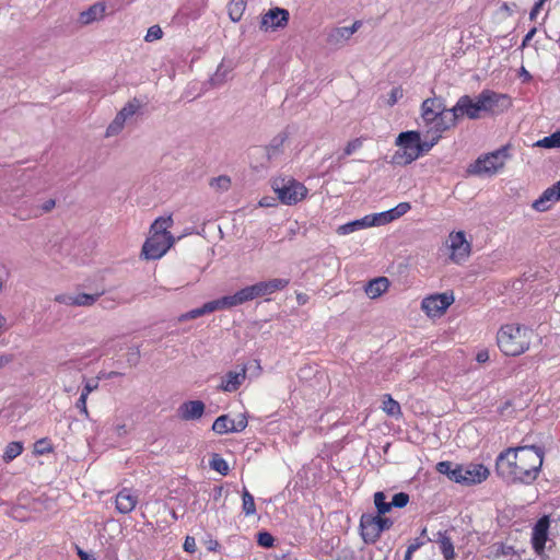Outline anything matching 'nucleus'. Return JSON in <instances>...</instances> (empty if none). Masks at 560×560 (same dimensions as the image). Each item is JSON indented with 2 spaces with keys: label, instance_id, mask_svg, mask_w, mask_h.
I'll return each instance as SVG.
<instances>
[{
  "label": "nucleus",
  "instance_id": "nucleus-56",
  "mask_svg": "<svg viewBox=\"0 0 560 560\" xmlns=\"http://www.w3.org/2000/svg\"><path fill=\"white\" fill-rule=\"evenodd\" d=\"M514 552L513 550V547L511 546H505V545H500L498 548H497V551H495V556L497 557H500V556H510Z\"/></svg>",
  "mask_w": 560,
  "mask_h": 560
},
{
  "label": "nucleus",
  "instance_id": "nucleus-63",
  "mask_svg": "<svg viewBox=\"0 0 560 560\" xmlns=\"http://www.w3.org/2000/svg\"><path fill=\"white\" fill-rule=\"evenodd\" d=\"M56 202L54 199H49L47 201H45L42 206V210L43 212H49L51 209H54Z\"/></svg>",
  "mask_w": 560,
  "mask_h": 560
},
{
  "label": "nucleus",
  "instance_id": "nucleus-17",
  "mask_svg": "<svg viewBox=\"0 0 560 560\" xmlns=\"http://www.w3.org/2000/svg\"><path fill=\"white\" fill-rule=\"evenodd\" d=\"M549 528V520L547 516L541 517L533 528V547L540 555L545 549Z\"/></svg>",
  "mask_w": 560,
  "mask_h": 560
},
{
  "label": "nucleus",
  "instance_id": "nucleus-3",
  "mask_svg": "<svg viewBox=\"0 0 560 560\" xmlns=\"http://www.w3.org/2000/svg\"><path fill=\"white\" fill-rule=\"evenodd\" d=\"M533 331L520 324L503 325L497 335V342L505 355H520L529 349Z\"/></svg>",
  "mask_w": 560,
  "mask_h": 560
},
{
  "label": "nucleus",
  "instance_id": "nucleus-27",
  "mask_svg": "<svg viewBox=\"0 0 560 560\" xmlns=\"http://www.w3.org/2000/svg\"><path fill=\"white\" fill-rule=\"evenodd\" d=\"M289 284V280L275 278L267 281H260L264 296L270 295L277 291L284 289Z\"/></svg>",
  "mask_w": 560,
  "mask_h": 560
},
{
  "label": "nucleus",
  "instance_id": "nucleus-5",
  "mask_svg": "<svg viewBox=\"0 0 560 560\" xmlns=\"http://www.w3.org/2000/svg\"><path fill=\"white\" fill-rule=\"evenodd\" d=\"M396 144L400 148L394 155L398 164H410L420 156V132L406 131L399 133Z\"/></svg>",
  "mask_w": 560,
  "mask_h": 560
},
{
  "label": "nucleus",
  "instance_id": "nucleus-50",
  "mask_svg": "<svg viewBox=\"0 0 560 560\" xmlns=\"http://www.w3.org/2000/svg\"><path fill=\"white\" fill-rule=\"evenodd\" d=\"M88 397L86 395H83L81 394L77 404H75V407L81 411V413L88 419L89 418V410H88V407H86V400H88Z\"/></svg>",
  "mask_w": 560,
  "mask_h": 560
},
{
  "label": "nucleus",
  "instance_id": "nucleus-37",
  "mask_svg": "<svg viewBox=\"0 0 560 560\" xmlns=\"http://www.w3.org/2000/svg\"><path fill=\"white\" fill-rule=\"evenodd\" d=\"M242 509L246 516L254 515L256 513V505L254 497L246 490H243L242 494Z\"/></svg>",
  "mask_w": 560,
  "mask_h": 560
},
{
  "label": "nucleus",
  "instance_id": "nucleus-1",
  "mask_svg": "<svg viewBox=\"0 0 560 560\" xmlns=\"http://www.w3.org/2000/svg\"><path fill=\"white\" fill-rule=\"evenodd\" d=\"M544 453L536 446L508 448L495 460L498 475L508 482L532 483L536 480Z\"/></svg>",
  "mask_w": 560,
  "mask_h": 560
},
{
  "label": "nucleus",
  "instance_id": "nucleus-42",
  "mask_svg": "<svg viewBox=\"0 0 560 560\" xmlns=\"http://www.w3.org/2000/svg\"><path fill=\"white\" fill-rule=\"evenodd\" d=\"M210 467L223 476L228 475L230 469L228 462L217 454L211 458Z\"/></svg>",
  "mask_w": 560,
  "mask_h": 560
},
{
  "label": "nucleus",
  "instance_id": "nucleus-12",
  "mask_svg": "<svg viewBox=\"0 0 560 560\" xmlns=\"http://www.w3.org/2000/svg\"><path fill=\"white\" fill-rule=\"evenodd\" d=\"M453 301V295L447 293L434 294L423 299L421 308L428 316L438 317L445 313Z\"/></svg>",
  "mask_w": 560,
  "mask_h": 560
},
{
  "label": "nucleus",
  "instance_id": "nucleus-16",
  "mask_svg": "<svg viewBox=\"0 0 560 560\" xmlns=\"http://www.w3.org/2000/svg\"><path fill=\"white\" fill-rule=\"evenodd\" d=\"M228 305H225L224 296L214 301H210L205 303L201 307L191 310L187 313L182 314L178 317V322H185L195 319L197 317L203 316L206 314H210L212 312H215L218 310H226Z\"/></svg>",
  "mask_w": 560,
  "mask_h": 560
},
{
  "label": "nucleus",
  "instance_id": "nucleus-46",
  "mask_svg": "<svg viewBox=\"0 0 560 560\" xmlns=\"http://www.w3.org/2000/svg\"><path fill=\"white\" fill-rule=\"evenodd\" d=\"M409 501V495L405 492H399L394 494L392 501L389 502L390 509L395 508H404L407 505Z\"/></svg>",
  "mask_w": 560,
  "mask_h": 560
},
{
  "label": "nucleus",
  "instance_id": "nucleus-51",
  "mask_svg": "<svg viewBox=\"0 0 560 560\" xmlns=\"http://www.w3.org/2000/svg\"><path fill=\"white\" fill-rule=\"evenodd\" d=\"M258 544L262 547H272L273 537L269 533H259L258 534Z\"/></svg>",
  "mask_w": 560,
  "mask_h": 560
},
{
  "label": "nucleus",
  "instance_id": "nucleus-15",
  "mask_svg": "<svg viewBox=\"0 0 560 560\" xmlns=\"http://www.w3.org/2000/svg\"><path fill=\"white\" fill-rule=\"evenodd\" d=\"M360 528L362 539L366 544H374L381 535L377 516L373 514H363L361 516Z\"/></svg>",
  "mask_w": 560,
  "mask_h": 560
},
{
  "label": "nucleus",
  "instance_id": "nucleus-45",
  "mask_svg": "<svg viewBox=\"0 0 560 560\" xmlns=\"http://www.w3.org/2000/svg\"><path fill=\"white\" fill-rule=\"evenodd\" d=\"M247 427V418L244 413H240L235 419H232L231 428L233 432H242Z\"/></svg>",
  "mask_w": 560,
  "mask_h": 560
},
{
  "label": "nucleus",
  "instance_id": "nucleus-8",
  "mask_svg": "<svg viewBox=\"0 0 560 560\" xmlns=\"http://www.w3.org/2000/svg\"><path fill=\"white\" fill-rule=\"evenodd\" d=\"M174 244L172 234H151L142 247L147 259L161 258Z\"/></svg>",
  "mask_w": 560,
  "mask_h": 560
},
{
  "label": "nucleus",
  "instance_id": "nucleus-60",
  "mask_svg": "<svg viewBox=\"0 0 560 560\" xmlns=\"http://www.w3.org/2000/svg\"><path fill=\"white\" fill-rule=\"evenodd\" d=\"M114 430L118 436H125L128 433L127 425L125 423L116 424Z\"/></svg>",
  "mask_w": 560,
  "mask_h": 560
},
{
  "label": "nucleus",
  "instance_id": "nucleus-53",
  "mask_svg": "<svg viewBox=\"0 0 560 560\" xmlns=\"http://www.w3.org/2000/svg\"><path fill=\"white\" fill-rule=\"evenodd\" d=\"M97 388H98V378L89 380L85 382L81 394L89 396L92 392L96 390Z\"/></svg>",
  "mask_w": 560,
  "mask_h": 560
},
{
  "label": "nucleus",
  "instance_id": "nucleus-57",
  "mask_svg": "<svg viewBox=\"0 0 560 560\" xmlns=\"http://www.w3.org/2000/svg\"><path fill=\"white\" fill-rule=\"evenodd\" d=\"M546 0H538L535 5L533 7L530 13H529V18L530 20H535L536 16L538 15V13L540 12L544 3H545Z\"/></svg>",
  "mask_w": 560,
  "mask_h": 560
},
{
  "label": "nucleus",
  "instance_id": "nucleus-20",
  "mask_svg": "<svg viewBox=\"0 0 560 560\" xmlns=\"http://www.w3.org/2000/svg\"><path fill=\"white\" fill-rule=\"evenodd\" d=\"M558 200H560V194L556 186L547 188L541 196L536 199L532 207L534 210L545 212L549 210Z\"/></svg>",
  "mask_w": 560,
  "mask_h": 560
},
{
  "label": "nucleus",
  "instance_id": "nucleus-21",
  "mask_svg": "<svg viewBox=\"0 0 560 560\" xmlns=\"http://www.w3.org/2000/svg\"><path fill=\"white\" fill-rule=\"evenodd\" d=\"M203 412L205 404L201 400L186 401L178 408L179 417L186 421L200 419Z\"/></svg>",
  "mask_w": 560,
  "mask_h": 560
},
{
  "label": "nucleus",
  "instance_id": "nucleus-34",
  "mask_svg": "<svg viewBox=\"0 0 560 560\" xmlns=\"http://www.w3.org/2000/svg\"><path fill=\"white\" fill-rule=\"evenodd\" d=\"M382 409L388 416L393 417L399 416L401 413L399 404L396 400H394L389 395L384 396Z\"/></svg>",
  "mask_w": 560,
  "mask_h": 560
},
{
  "label": "nucleus",
  "instance_id": "nucleus-35",
  "mask_svg": "<svg viewBox=\"0 0 560 560\" xmlns=\"http://www.w3.org/2000/svg\"><path fill=\"white\" fill-rule=\"evenodd\" d=\"M536 147L555 149L560 147V131H556L535 143Z\"/></svg>",
  "mask_w": 560,
  "mask_h": 560
},
{
  "label": "nucleus",
  "instance_id": "nucleus-62",
  "mask_svg": "<svg viewBox=\"0 0 560 560\" xmlns=\"http://www.w3.org/2000/svg\"><path fill=\"white\" fill-rule=\"evenodd\" d=\"M260 207H272L275 206V199L271 197H264L259 201Z\"/></svg>",
  "mask_w": 560,
  "mask_h": 560
},
{
  "label": "nucleus",
  "instance_id": "nucleus-13",
  "mask_svg": "<svg viewBox=\"0 0 560 560\" xmlns=\"http://www.w3.org/2000/svg\"><path fill=\"white\" fill-rule=\"evenodd\" d=\"M261 296H264L260 282H257L253 285L241 289L233 295L224 296V300L228 308H231Z\"/></svg>",
  "mask_w": 560,
  "mask_h": 560
},
{
  "label": "nucleus",
  "instance_id": "nucleus-7",
  "mask_svg": "<svg viewBox=\"0 0 560 560\" xmlns=\"http://www.w3.org/2000/svg\"><path fill=\"white\" fill-rule=\"evenodd\" d=\"M451 114L452 117H454V126L458 119L464 117L471 120L481 118L482 112L478 96L475 98L469 95L460 96L456 104L451 108Z\"/></svg>",
  "mask_w": 560,
  "mask_h": 560
},
{
  "label": "nucleus",
  "instance_id": "nucleus-23",
  "mask_svg": "<svg viewBox=\"0 0 560 560\" xmlns=\"http://www.w3.org/2000/svg\"><path fill=\"white\" fill-rule=\"evenodd\" d=\"M434 541L439 545L440 551L445 560H455L456 553L454 544L447 535V532H439Z\"/></svg>",
  "mask_w": 560,
  "mask_h": 560
},
{
  "label": "nucleus",
  "instance_id": "nucleus-31",
  "mask_svg": "<svg viewBox=\"0 0 560 560\" xmlns=\"http://www.w3.org/2000/svg\"><path fill=\"white\" fill-rule=\"evenodd\" d=\"M141 106L142 103L139 100L133 98L129 101L117 114L128 121L140 110Z\"/></svg>",
  "mask_w": 560,
  "mask_h": 560
},
{
  "label": "nucleus",
  "instance_id": "nucleus-10",
  "mask_svg": "<svg viewBox=\"0 0 560 560\" xmlns=\"http://www.w3.org/2000/svg\"><path fill=\"white\" fill-rule=\"evenodd\" d=\"M477 96L482 113L503 112L511 105L510 98L505 94L492 90H482Z\"/></svg>",
  "mask_w": 560,
  "mask_h": 560
},
{
  "label": "nucleus",
  "instance_id": "nucleus-59",
  "mask_svg": "<svg viewBox=\"0 0 560 560\" xmlns=\"http://www.w3.org/2000/svg\"><path fill=\"white\" fill-rule=\"evenodd\" d=\"M423 545L422 541L419 539H416L412 544H410L406 550V555L412 556L413 552H416L421 546Z\"/></svg>",
  "mask_w": 560,
  "mask_h": 560
},
{
  "label": "nucleus",
  "instance_id": "nucleus-22",
  "mask_svg": "<svg viewBox=\"0 0 560 560\" xmlns=\"http://www.w3.org/2000/svg\"><path fill=\"white\" fill-rule=\"evenodd\" d=\"M106 7L103 2H96L88 10L82 11L79 15V22L82 25H89L95 21L103 19L105 15Z\"/></svg>",
  "mask_w": 560,
  "mask_h": 560
},
{
  "label": "nucleus",
  "instance_id": "nucleus-48",
  "mask_svg": "<svg viewBox=\"0 0 560 560\" xmlns=\"http://www.w3.org/2000/svg\"><path fill=\"white\" fill-rule=\"evenodd\" d=\"M404 96V90L400 86L392 89L386 100V105L394 106Z\"/></svg>",
  "mask_w": 560,
  "mask_h": 560
},
{
  "label": "nucleus",
  "instance_id": "nucleus-61",
  "mask_svg": "<svg viewBox=\"0 0 560 560\" xmlns=\"http://www.w3.org/2000/svg\"><path fill=\"white\" fill-rule=\"evenodd\" d=\"M476 360L479 363H485L489 360V352L487 350H481L477 353Z\"/></svg>",
  "mask_w": 560,
  "mask_h": 560
},
{
  "label": "nucleus",
  "instance_id": "nucleus-25",
  "mask_svg": "<svg viewBox=\"0 0 560 560\" xmlns=\"http://www.w3.org/2000/svg\"><path fill=\"white\" fill-rule=\"evenodd\" d=\"M389 282L387 278L380 277L371 280L365 287V293L370 299H376L387 291Z\"/></svg>",
  "mask_w": 560,
  "mask_h": 560
},
{
  "label": "nucleus",
  "instance_id": "nucleus-36",
  "mask_svg": "<svg viewBox=\"0 0 560 560\" xmlns=\"http://www.w3.org/2000/svg\"><path fill=\"white\" fill-rule=\"evenodd\" d=\"M23 451L21 442H11L7 445L3 454V460L9 463L16 458Z\"/></svg>",
  "mask_w": 560,
  "mask_h": 560
},
{
  "label": "nucleus",
  "instance_id": "nucleus-30",
  "mask_svg": "<svg viewBox=\"0 0 560 560\" xmlns=\"http://www.w3.org/2000/svg\"><path fill=\"white\" fill-rule=\"evenodd\" d=\"M458 464H453L451 462H440L436 464V470L442 474L446 475L451 480L458 483Z\"/></svg>",
  "mask_w": 560,
  "mask_h": 560
},
{
  "label": "nucleus",
  "instance_id": "nucleus-38",
  "mask_svg": "<svg viewBox=\"0 0 560 560\" xmlns=\"http://www.w3.org/2000/svg\"><path fill=\"white\" fill-rule=\"evenodd\" d=\"M126 122L127 121L117 114L106 129V137L109 138L119 135L122 131Z\"/></svg>",
  "mask_w": 560,
  "mask_h": 560
},
{
  "label": "nucleus",
  "instance_id": "nucleus-40",
  "mask_svg": "<svg viewBox=\"0 0 560 560\" xmlns=\"http://www.w3.org/2000/svg\"><path fill=\"white\" fill-rule=\"evenodd\" d=\"M374 504L377 509V514L384 515L390 511L389 502H386V495L384 492H376L374 494Z\"/></svg>",
  "mask_w": 560,
  "mask_h": 560
},
{
  "label": "nucleus",
  "instance_id": "nucleus-44",
  "mask_svg": "<svg viewBox=\"0 0 560 560\" xmlns=\"http://www.w3.org/2000/svg\"><path fill=\"white\" fill-rule=\"evenodd\" d=\"M363 142L360 138H357V139H353L351 141H349L343 150V154L340 156V159H343L348 155H351L352 153H354L355 151H358L359 149H361Z\"/></svg>",
  "mask_w": 560,
  "mask_h": 560
},
{
  "label": "nucleus",
  "instance_id": "nucleus-43",
  "mask_svg": "<svg viewBox=\"0 0 560 560\" xmlns=\"http://www.w3.org/2000/svg\"><path fill=\"white\" fill-rule=\"evenodd\" d=\"M362 230L360 226L359 220H354L351 222H348L346 224L339 225L336 230L337 234L339 235H348L355 231Z\"/></svg>",
  "mask_w": 560,
  "mask_h": 560
},
{
  "label": "nucleus",
  "instance_id": "nucleus-11",
  "mask_svg": "<svg viewBox=\"0 0 560 560\" xmlns=\"http://www.w3.org/2000/svg\"><path fill=\"white\" fill-rule=\"evenodd\" d=\"M489 469L482 464L469 463L458 466V483L470 486L485 481L489 477Z\"/></svg>",
  "mask_w": 560,
  "mask_h": 560
},
{
  "label": "nucleus",
  "instance_id": "nucleus-18",
  "mask_svg": "<svg viewBox=\"0 0 560 560\" xmlns=\"http://www.w3.org/2000/svg\"><path fill=\"white\" fill-rule=\"evenodd\" d=\"M246 378V368L243 366L240 371H229L221 380L219 389L228 393H233L240 388Z\"/></svg>",
  "mask_w": 560,
  "mask_h": 560
},
{
  "label": "nucleus",
  "instance_id": "nucleus-29",
  "mask_svg": "<svg viewBox=\"0 0 560 560\" xmlns=\"http://www.w3.org/2000/svg\"><path fill=\"white\" fill-rule=\"evenodd\" d=\"M173 224L171 215L158 218L151 225V234H171L168 229Z\"/></svg>",
  "mask_w": 560,
  "mask_h": 560
},
{
  "label": "nucleus",
  "instance_id": "nucleus-64",
  "mask_svg": "<svg viewBox=\"0 0 560 560\" xmlns=\"http://www.w3.org/2000/svg\"><path fill=\"white\" fill-rule=\"evenodd\" d=\"M78 556L80 557L81 560H95V558L89 553H86L85 551L81 550V549H78Z\"/></svg>",
  "mask_w": 560,
  "mask_h": 560
},
{
  "label": "nucleus",
  "instance_id": "nucleus-55",
  "mask_svg": "<svg viewBox=\"0 0 560 560\" xmlns=\"http://www.w3.org/2000/svg\"><path fill=\"white\" fill-rule=\"evenodd\" d=\"M377 521L380 523V529H381V533L386 530V529H389L393 525V521L387 518V517H382V515L377 514Z\"/></svg>",
  "mask_w": 560,
  "mask_h": 560
},
{
  "label": "nucleus",
  "instance_id": "nucleus-47",
  "mask_svg": "<svg viewBox=\"0 0 560 560\" xmlns=\"http://www.w3.org/2000/svg\"><path fill=\"white\" fill-rule=\"evenodd\" d=\"M162 36H163L162 28L159 25H153V26L149 27L147 35L144 37V40L148 43H151V42L162 38Z\"/></svg>",
  "mask_w": 560,
  "mask_h": 560
},
{
  "label": "nucleus",
  "instance_id": "nucleus-24",
  "mask_svg": "<svg viewBox=\"0 0 560 560\" xmlns=\"http://www.w3.org/2000/svg\"><path fill=\"white\" fill-rule=\"evenodd\" d=\"M351 37L347 26L335 27L327 35V43L334 47L343 46Z\"/></svg>",
  "mask_w": 560,
  "mask_h": 560
},
{
  "label": "nucleus",
  "instance_id": "nucleus-33",
  "mask_svg": "<svg viewBox=\"0 0 560 560\" xmlns=\"http://www.w3.org/2000/svg\"><path fill=\"white\" fill-rule=\"evenodd\" d=\"M359 222H360V226L361 229H368V228H372V226H381V225H385V221L383 219V215H382V212L380 213H373V214H368L361 219H358Z\"/></svg>",
  "mask_w": 560,
  "mask_h": 560
},
{
  "label": "nucleus",
  "instance_id": "nucleus-58",
  "mask_svg": "<svg viewBox=\"0 0 560 560\" xmlns=\"http://www.w3.org/2000/svg\"><path fill=\"white\" fill-rule=\"evenodd\" d=\"M184 549L187 551V552H195L196 550V542H195V539L192 537H186L185 539V542H184Z\"/></svg>",
  "mask_w": 560,
  "mask_h": 560
},
{
  "label": "nucleus",
  "instance_id": "nucleus-28",
  "mask_svg": "<svg viewBox=\"0 0 560 560\" xmlns=\"http://www.w3.org/2000/svg\"><path fill=\"white\" fill-rule=\"evenodd\" d=\"M247 0H231L228 5L230 19L233 22H237L242 19V15L246 9Z\"/></svg>",
  "mask_w": 560,
  "mask_h": 560
},
{
  "label": "nucleus",
  "instance_id": "nucleus-49",
  "mask_svg": "<svg viewBox=\"0 0 560 560\" xmlns=\"http://www.w3.org/2000/svg\"><path fill=\"white\" fill-rule=\"evenodd\" d=\"M231 180L228 176H219L213 178L210 185L220 190H228L230 187Z\"/></svg>",
  "mask_w": 560,
  "mask_h": 560
},
{
  "label": "nucleus",
  "instance_id": "nucleus-14",
  "mask_svg": "<svg viewBox=\"0 0 560 560\" xmlns=\"http://www.w3.org/2000/svg\"><path fill=\"white\" fill-rule=\"evenodd\" d=\"M289 21V12L285 9L273 8L265 13L260 21V30L269 31L284 27Z\"/></svg>",
  "mask_w": 560,
  "mask_h": 560
},
{
  "label": "nucleus",
  "instance_id": "nucleus-4",
  "mask_svg": "<svg viewBox=\"0 0 560 560\" xmlns=\"http://www.w3.org/2000/svg\"><path fill=\"white\" fill-rule=\"evenodd\" d=\"M271 187L277 194L278 199L288 206L302 201L308 191L304 184L293 177H276L271 182Z\"/></svg>",
  "mask_w": 560,
  "mask_h": 560
},
{
  "label": "nucleus",
  "instance_id": "nucleus-52",
  "mask_svg": "<svg viewBox=\"0 0 560 560\" xmlns=\"http://www.w3.org/2000/svg\"><path fill=\"white\" fill-rule=\"evenodd\" d=\"M55 301L67 306H74V294H59Z\"/></svg>",
  "mask_w": 560,
  "mask_h": 560
},
{
  "label": "nucleus",
  "instance_id": "nucleus-19",
  "mask_svg": "<svg viewBox=\"0 0 560 560\" xmlns=\"http://www.w3.org/2000/svg\"><path fill=\"white\" fill-rule=\"evenodd\" d=\"M138 503V497L135 495L130 489L124 488L120 490L115 500L116 509L121 514H128L135 510Z\"/></svg>",
  "mask_w": 560,
  "mask_h": 560
},
{
  "label": "nucleus",
  "instance_id": "nucleus-26",
  "mask_svg": "<svg viewBox=\"0 0 560 560\" xmlns=\"http://www.w3.org/2000/svg\"><path fill=\"white\" fill-rule=\"evenodd\" d=\"M411 209V206L409 202H400L395 208L389 209L387 211H383L382 215L385 221V224L390 223L404 214H406Z\"/></svg>",
  "mask_w": 560,
  "mask_h": 560
},
{
  "label": "nucleus",
  "instance_id": "nucleus-6",
  "mask_svg": "<svg viewBox=\"0 0 560 560\" xmlns=\"http://www.w3.org/2000/svg\"><path fill=\"white\" fill-rule=\"evenodd\" d=\"M508 159L505 148L493 151L489 154L478 158L468 168V172L479 176H492L503 168Z\"/></svg>",
  "mask_w": 560,
  "mask_h": 560
},
{
  "label": "nucleus",
  "instance_id": "nucleus-54",
  "mask_svg": "<svg viewBox=\"0 0 560 560\" xmlns=\"http://www.w3.org/2000/svg\"><path fill=\"white\" fill-rule=\"evenodd\" d=\"M283 138H275L270 144V147L267 149L269 158L282 145Z\"/></svg>",
  "mask_w": 560,
  "mask_h": 560
},
{
  "label": "nucleus",
  "instance_id": "nucleus-32",
  "mask_svg": "<svg viewBox=\"0 0 560 560\" xmlns=\"http://www.w3.org/2000/svg\"><path fill=\"white\" fill-rule=\"evenodd\" d=\"M232 419L228 415L220 416L212 424V430L218 434H225L233 432L231 428Z\"/></svg>",
  "mask_w": 560,
  "mask_h": 560
},
{
  "label": "nucleus",
  "instance_id": "nucleus-41",
  "mask_svg": "<svg viewBox=\"0 0 560 560\" xmlns=\"http://www.w3.org/2000/svg\"><path fill=\"white\" fill-rule=\"evenodd\" d=\"M100 298V294H86V293H79L74 294V306H91L93 305L97 299Z\"/></svg>",
  "mask_w": 560,
  "mask_h": 560
},
{
  "label": "nucleus",
  "instance_id": "nucleus-39",
  "mask_svg": "<svg viewBox=\"0 0 560 560\" xmlns=\"http://www.w3.org/2000/svg\"><path fill=\"white\" fill-rule=\"evenodd\" d=\"M442 135L440 133H425L424 132V140H420V155L423 152H429L441 139Z\"/></svg>",
  "mask_w": 560,
  "mask_h": 560
},
{
  "label": "nucleus",
  "instance_id": "nucleus-9",
  "mask_svg": "<svg viewBox=\"0 0 560 560\" xmlns=\"http://www.w3.org/2000/svg\"><path fill=\"white\" fill-rule=\"evenodd\" d=\"M450 259L455 264H462L467 260L471 252V244L466 240L463 231L452 232L446 241Z\"/></svg>",
  "mask_w": 560,
  "mask_h": 560
},
{
  "label": "nucleus",
  "instance_id": "nucleus-2",
  "mask_svg": "<svg viewBox=\"0 0 560 560\" xmlns=\"http://www.w3.org/2000/svg\"><path fill=\"white\" fill-rule=\"evenodd\" d=\"M425 133H440L454 127L451 108H446L442 98L429 97L421 105V124Z\"/></svg>",
  "mask_w": 560,
  "mask_h": 560
}]
</instances>
